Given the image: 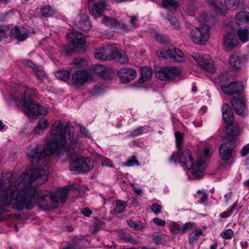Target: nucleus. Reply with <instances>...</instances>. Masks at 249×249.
<instances>
[{
  "label": "nucleus",
  "instance_id": "63",
  "mask_svg": "<svg viewBox=\"0 0 249 249\" xmlns=\"http://www.w3.org/2000/svg\"><path fill=\"white\" fill-rule=\"evenodd\" d=\"M84 63V59L83 58H75L72 62V64L76 65L77 67L81 66Z\"/></svg>",
  "mask_w": 249,
  "mask_h": 249
},
{
  "label": "nucleus",
  "instance_id": "31",
  "mask_svg": "<svg viewBox=\"0 0 249 249\" xmlns=\"http://www.w3.org/2000/svg\"><path fill=\"white\" fill-rule=\"evenodd\" d=\"M127 203L125 201L117 200L116 201V207L114 209V213L116 214L123 213L125 210Z\"/></svg>",
  "mask_w": 249,
  "mask_h": 249
},
{
  "label": "nucleus",
  "instance_id": "55",
  "mask_svg": "<svg viewBox=\"0 0 249 249\" xmlns=\"http://www.w3.org/2000/svg\"><path fill=\"white\" fill-rule=\"evenodd\" d=\"M138 161L135 157H132L131 159L127 160V162L124 164L126 166H133L138 165Z\"/></svg>",
  "mask_w": 249,
  "mask_h": 249
},
{
  "label": "nucleus",
  "instance_id": "13",
  "mask_svg": "<svg viewBox=\"0 0 249 249\" xmlns=\"http://www.w3.org/2000/svg\"><path fill=\"white\" fill-rule=\"evenodd\" d=\"M120 80L122 83H127L134 79L137 75L133 69L125 68L121 69L118 72Z\"/></svg>",
  "mask_w": 249,
  "mask_h": 249
},
{
  "label": "nucleus",
  "instance_id": "38",
  "mask_svg": "<svg viewBox=\"0 0 249 249\" xmlns=\"http://www.w3.org/2000/svg\"><path fill=\"white\" fill-rule=\"evenodd\" d=\"M118 20L111 18L110 17L105 16L102 19V23L105 25L109 27H115L117 23Z\"/></svg>",
  "mask_w": 249,
  "mask_h": 249
},
{
  "label": "nucleus",
  "instance_id": "42",
  "mask_svg": "<svg viewBox=\"0 0 249 249\" xmlns=\"http://www.w3.org/2000/svg\"><path fill=\"white\" fill-rule=\"evenodd\" d=\"M237 206V203L236 201L229 210L225 212L221 213L220 214V217L222 218H227L229 217L231 214L232 212L234 211Z\"/></svg>",
  "mask_w": 249,
  "mask_h": 249
},
{
  "label": "nucleus",
  "instance_id": "57",
  "mask_svg": "<svg viewBox=\"0 0 249 249\" xmlns=\"http://www.w3.org/2000/svg\"><path fill=\"white\" fill-rule=\"evenodd\" d=\"M161 206L157 204H153L151 207L152 212L156 215L161 212Z\"/></svg>",
  "mask_w": 249,
  "mask_h": 249
},
{
  "label": "nucleus",
  "instance_id": "15",
  "mask_svg": "<svg viewBox=\"0 0 249 249\" xmlns=\"http://www.w3.org/2000/svg\"><path fill=\"white\" fill-rule=\"evenodd\" d=\"M209 7L217 15H223L226 13L224 5L222 0H206Z\"/></svg>",
  "mask_w": 249,
  "mask_h": 249
},
{
  "label": "nucleus",
  "instance_id": "25",
  "mask_svg": "<svg viewBox=\"0 0 249 249\" xmlns=\"http://www.w3.org/2000/svg\"><path fill=\"white\" fill-rule=\"evenodd\" d=\"M169 81L172 80L181 75V71L176 67H166Z\"/></svg>",
  "mask_w": 249,
  "mask_h": 249
},
{
  "label": "nucleus",
  "instance_id": "56",
  "mask_svg": "<svg viewBox=\"0 0 249 249\" xmlns=\"http://www.w3.org/2000/svg\"><path fill=\"white\" fill-rule=\"evenodd\" d=\"M193 226V223L191 222H187L182 226V234L186 233L189 230L192 229Z\"/></svg>",
  "mask_w": 249,
  "mask_h": 249
},
{
  "label": "nucleus",
  "instance_id": "41",
  "mask_svg": "<svg viewBox=\"0 0 249 249\" xmlns=\"http://www.w3.org/2000/svg\"><path fill=\"white\" fill-rule=\"evenodd\" d=\"M121 239L125 242L130 243L134 245L138 243V241L128 233H123L121 235Z\"/></svg>",
  "mask_w": 249,
  "mask_h": 249
},
{
  "label": "nucleus",
  "instance_id": "7",
  "mask_svg": "<svg viewBox=\"0 0 249 249\" xmlns=\"http://www.w3.org/2000/svg\"><path fill=\"white\" fill-rule=\"evenodd\" d=\"M67 36L70 41L77 48L82 49L85 46V38L81 32L71 30L67 34Z\"/></svg>",
  "mask_w": 249,
  "mask_h": 249
},
{
  "label": "nucleus",
  "instance_id": "46",
  "mask_svg": "<svg viewBox=\"0 0 249 249\" xmlns=\"http://www.w3.org/2000/svg\"><path fill=\"white\" fill-rule=\"evenodd\" d=\"M202 69L204 70L207 72L213 73L215 71V68L211 62V59L207 61L203 66H201Z\"/></svg>",
  "mask_w": 249,
  "mask_h": 249
},
{
  "label": "nucleus",
  "instance_id": "3",
  "mask_svg": "<svg viewBox=\"0 0 249 249\" xmlns=\"http://www.w3.org/2000/svg\"><path fill=\"white\" fill-rule=\"evenodd\" d=\"M13 99L17 105L22 104L23 111L28 114L38 116L46 115L47 114V109L33 101L30 94L27 91L23 93L21 99L16 95H13Z\"/></svg>",
  "mask_w": 249,
  "mask_h": 249
},
{
  "label": "nucleus",
  "instance_id": "23",
  "mask_svg": "<svg viewBox=\"0 0 249 249\" xmlns=\"http://www.w3.org/2000/svg\"><path fill=\"white\" fill-rule=\"evenodd\" d=\"M242 58L238 54H233L230 58V64L231 66L236 70L240 69L243 65Z\"/></svg>",
  "mask_w": 249,
  "mask_h": 249
},
{
  "label": "nucleus",
  "instance_id": "21",
  "mask_svg": "<svg viewBox=\"0 0 249 249\" xmlns=\"http://www.w3.org/2000/svg\"><path fill=\"white\" fill-rule=\"evenodd\" d=\"M49 125V123L46 119L40 120L37 123L36 127L32 131V133L35 134H40L44 132Z\"/></svg>",
  "mask_w": 249,
  "mask_h": 249
},
{
  "label": "nucleus",
  "instance_id": "14",
  "mask_svg": "<svg viewBox=\"0 0 249 249\" xmlns=\"http://www.w3.org/2000/svg\"><path fill=\"white\" fill-rule=\"evenodd\" d=\"M233 144L224 140L223 143L219 149V155L221 159L225 161L230 160L231 155Z\"/></svg>",
  "mask_w": 249,
  "mask_h": 249
},
{
  "label": "nucleus",
  "instance_id": "64",
  "mask_svg": "<svg viewBox=\"0 0 249 249\" xmlns=\"http://www.w3.org/2000/svg\"><path fill=\"white\" fill-rule=\"evenodd\" d=\"M133 226V228L137 230H140L142 229V223L140 221H135V223Z\"/></svg>",
  "mask_w": 249,
  "mask_h": 249
},
{
  "label": "nucleus",
  "instance_id": "53",
  "mask_svg": "<svg viewBox=\"0 0 249 249\" xmlns=\"http://www.w3.org/2000/svg\"><path fill=\"white\" fill-rule=\"evenodd\" d=\"M34 71L36 75L37 78L39 80L42 81L44 78L45 76L44 71L40 70L37 67L35 69V70Z\"/></svg>",
  "mask_w": 249,
  "mask_h": 249
},
{
  "label": "nucleus",
  "instance_id": "47",
  "mask_svg": "<svg viewBox=\"0 0 249 249\" xmlns=\"http://www.w3.org/2000/svg\"><path fill=\"white\" fill-rule=\"evenodd\" d=\"M101 226L102 222L100 221L95 220L93 226L90 227V231L93 234H96L100 229Z\"/></svg>",
  "mask_w": 249,
  "mask_h": 249
},
{
  "label": "nucleus",
  "instance_id": "58",
  "mask_svg": "<svg viewBox=\"0 0 249 249\" xmlns=\"http://www.w3.org/2000/svg\"><path fill=\"white\" fill-rule=\"evenodd\" d=\"M116 61L121 64H124L128 62V58L124 53H121V56H119Z\"/></svg>",
  "mask_w": 249,
  "mask_h": 249
},
{
  "label": "nucleus",
  "instance_id": "49",
  "mask_svg": "<svg viewBox=\"0 0 249 249\" xmlns=\"http://www.w3.org/2000/svg\"><path fill=\"white\" fill-rule=\"evenodd\" d=\"M233 235V232L231 229L226 230L221 233V236L224 239H231Z\"/></svg>",
  "mask_w": 249,
  "mask_h": 249
},
{
  "label": "nucleus",
  "instance_id": "43",
  "mask_svg": "<svg viewBox=\"0 0 249 249\" xmlns=\"http://www.w3.org/2000/svg\"><path fill=\"white\" fill-rule=\"evenodd\" d=\"M116 28L124 32H130L132 31L129 25H127L125 23L120 22L118 20Z\"/></svg>",
  "mask_w": 249,
  "mask_h": 249
},
{
  "label": "nucleus",
  "instance_id": "61",
  "mask_svg": "<svg viewBox=\"0 0 249 249\" xmlns=\"http://www.w3.org/2000/svg\"><path fill=\"white\" fill-rule=\"evenodd\" d=\"M23 63L33 69V70H35V69L37 67V66L31 61L30 60H24L23 61Z\"/></svg>",
  "mask_w": 249,
  "mask_h": 249
},
{
  "label": "nucleus",
  "instance_id": "2",
  "mask_svg": "<svg viewBox=\"0 0 249 249\" xmlns=\"http://www.w3.org/2000/svg\"><path fill=\"white\" fill-rule=\"evenodd\" d=\"M178 159L183 168L192 170L193 176L197 179L201 178L203 175L206 160L211 156L209 147H205L199 150L195 164L193 162L194 158L190 150L186 149L178 152Z\"/></svg>",
  "mask_w": 249,
  "mask_h": 249
},
{
  "label": "nucleus",
  "instance_id": "10",
  "mask_svg": "<svg viewBox=\"0 0 249 249\" xmlns=\"http://www.w3.org/2000/svg\"><path fill=\"white\" fill-rule=\"evenodd\" d=\"M89 6V12L95 18L102 16L106 5L103 0H88Z\"/></svg>",
  "mask_w": 249,
  "mask_h": 249
},
{
  "label": "nucleus",
  "instance_id": "44",
  "mask_svg": "<svg viewBox=\"0 0 249 249\" xmlns=\"http://www.w3.org/2000/svg\"><path fill=\"white\" fill-rule=\"evenodd\" d=\"M128 17L129 18V23H130V25H129V26L131 28L132 30H133L138 26V17L135 15L128 16Z\"/></svg>",
  "mask_w": 249,
  "mask_h": 249
},
{
  "label": "nucleus",
  "instance_id": "50",
  "mask_svg": "<svg viewBox=\"0 0 249 249\" xmlns=\"http://www.w3.org/2000/svg\"><path fill=\"white\" fill-rule=\"evenodd\" d=\"M145 130V127L143 126H141L139 128L135 129L134 130L131 131L129 134L130 137H135L140 135L142 134L143 132Z\"/></svg>",
  "mask_w": 249,
  "mask_h": 249
},
{
  "label": "nucleus",
  "instance_id": "12",
  "mask_svg": "<svg viewBox=\"0 0 249 249\" xmlns=\"http://www.w3.org/2000/svg\"><path fill=\"white\" fill-rule=\"evenodd\" d=\"M231 105L235 112L239 115H243L247 109L246 103L245 99L240 95L233 97L231 100Z\"/></svg>",
  "mask_w": 249,
  "mask_h": 249
},
{
  "label": "nucleus",
  "instance_id": "1",
  "mask_svg": "<svg viewBox=\"0 0 249 249\" xmlns=\"http://www.w3.org/2000/svg\"><path fill=\"white\" fill-rule=\"evenodd\" d=\"M74 132V127L68 123L55 121L50 133L46 136L44 148L36 144L27 148V157L31 160L33 165L38 168L30 170L14 182L11 172H2L0 180V214L5 211L2 207H11L18 211L31 209L36 203L47 205L48 200L52 204L49 209H54L58 207V199L55 194L48 191L42 194L31 185L36 180L39 185L47 181L49 175L47 157L50 155L56 153L62 162L71 159V171L86 172L93 168L94 162L91 158L83 159L76 154L82 143Z\"/></svg>",
  "mask_w": 249,
  "mask_h": 249
},
{
  "label": "nucleus",
  "instance_id": "29",
  "mask_svg": "<svg viewBox=\"0 0 249 249\" xmlns=\"http://www.w3.org/2000/svg\"><path fill=\"white\" fill-rule=\"evenodd\" d=\"M239 39L243 42L246 43L249 40V33L247 29H239L236 31Z\"/></svg>",
  "mask_w": 249,
  "mask_h": 249
},
{
  "label": "nucleus",
  "instance_id": "32",
  "mask_svg": "<svg viewBox=\"0 0 249 249\" xmlns=\"http://www.w3.org/2000/svg\"><path fill=\"white\" fill-rule=\"evenodd\" d=\"M155 76L160 80H169L166 67L160 69L155 71Z\"/></svg>",
  "mask_w": 249,
  "mask_h": 249
},
{
  "label": "nucleus",
  "instance_id": "20",
  "mask_svg": "<svg viewBox=\"0 0 249 249\" xmlns=\"http://www.w3.org/2000/svg\"><path fill=\"white\" fill-rule=\"evenodd\" d=\"M141 77L139 79L141 83H143L147 80L151 79L152 74V69L148 67H143L141 68Z\"/></svg>",
  "mask_w": 249,
  "mask_h": 249
},
{
  "label": "nucleus",
  "instance_id": "26",
  "mask_svg": "<svg viewBox=\"0 0 249 249\" xmlns=\"http://www.w3.org/2000/svg\"><path fill=\"white\" fill-rule=\"evenodd\" d=\"M95 73L98 74L104 79L109 78V72L105 67L101 65H96L94 69Z\"/></svg>",
  "mask_w": 249,
  "mask_h": 249
},
{
  "label": "nucleus",
  "instance_id": "59",
  "mask_svg": "<svg viewBox=\"0 0 249 249\" xmlns=\"http://www.w3.org/2000/svg\"><path fill=\"white\" fill-rule=\"evenodd\" d=\"M153 221L155 224L159 226H164L166 225L165 221L158 217L154 218Z\"/></svg>",
  "mask_w": 249,
  "mask_h": 249
},
{
  "label": "nucleus",
  "instance_id": "45",
  "mask_svg": "<svg viewBox=\"0 0 249 249\" xmlns=\"http://www.w3.org/2000/svg\"><path fill=\"white\" fill-rule=\"evenodd\" d=\"M98 159V160L101 161L102 165L112 167V163L109 159L103 157L102 155H99Z\"/></svg>",
  "mask_w": 249,
  "mask_h": 249
},
{
  "label": "nucleus",
  "instance_id": "16",
  "mask_svg": "<svg viewBox=\"0 0 249 249\" xmlns=\"http://www.w3.org/2000/svg\"><path fill=\"white\" fill-rule=\"evenodd\" d=\"M224 122L227 124H231L234 122L233 114L231 107L227 104H224L221 108Z\"/></svg>",
  "mask_w": 249,
  "mask_h": 249
},
{
  "label": "nucleus",
  "instance_id": "51",
  "mask_svg": "<svg viewBox=\"0 0 249 249\" xmlns=\"http://www.w3.org/2000/svg\"><path fill=\"white\" fill-rule=\"evenodd\" d=\"M182 226L177 224L174 223L171 228V231L173 234H182Z\"/></svg>",
  "mask_w": 249,
  "mask_h": 249
},
{
  "label": "nucleus",
  "instance_id": "39",
  "mask_svg": "<svg viewBox=\"0 0 249 249\" xmlns=\"http://www.w3.org/2000/svg\"><path fill=\"white\" fill-rule=\"evenodd\" d=\"M175 136L176 137V142L177 147L179 152L182 150V142H183V135L179 132H176L175 133Z\"/></svg>",
  "mask_w": 249,
  "mask_h": 249
},
{
  "label": "nucleus",
  "instance_id": "34",
  "mask_svg": "<svg viewBox=\"0 0 249 249\" xmlns=\"http://www.w3.org/2000/svg\"><path fill=\"white\" fill-rule=\"evenodd\" d=\"M109 46V51H108V60L110 61L112 59L117 60L119 56H121V53L119 52L116 48L112 45H108Z\"/></svg>",
  "mask_w": 249,
  "mask_h": 249
},
{
  "label": "nucleus",
  "instance_id": "8",
  "mask_svg": "<svg viewBox=\"0 0 249 249\" xmlns=\"http://www.w3.org/2000/svg\"><path fill=\"white\" fill-rule=\"evenodd\" d=\"M90 78L91 76L88 71L78 70L72 74L71 82L74 86L80 87L83 86Z\"/></svg>",
  "mask_w": 249,
  "mask_h": 249
},
{
  "label": "nucleus",
  "instance_id": "33",
  "mask_svg": "<svg viewBox=\"0 0 249 249\" xmlns=\"http://www.w3.org/2000/svg\"><path fill=\"white\" fill-rule=\"evenodd\" d=\"M71 186H65L62 189H60L57 192L59 196L60 200L62 203H64L67 199L68 191L71 189Z\"/></svg>",
  "mask_w": 249,
  "mask_h": 249
},
{
  "label": "nucleus",
  "instance_id": "24",
  "mask_svg": "<svg viewBox=\"0 0 249 249\" xmlns=\"http://www.w3.org/2000/svg\"><path fill=\"white\" fill-rule=\"evenodd\" d=\"M192 56L197 64L201 67L211 58L210 56L208 54L201 55L198 53H193Z\"/></svg>",
  "mask_w": 249,
  "mask_h": 249
},
{
  "label": "nucleus",
  "instance_id": "60",
  "mask_svg": "<svg viewBox=\"0 0 249 249\" xmlns=\"http://www.w3.org/2000/svg\"><path fill=\"white\" fill-rule=\"evenodd\" d=\"M249 153V143L244 146L242 148L240 154L241 156L245 157Z\"/></svg>",
  "mask_w": 249,
  "mask_h": 249
},
{
  "label": "nucleus",
  "instance_id": "35",
  "mask_svg": "<svg viewBox=\"0 0 249 249\" xmlns=\"http://www.w3.org/2000/svg\"><path fill=\"white\" fill-rule=\"evenodd\" d=\"M203 231L201 229H197L192 232L189 236V242L190 244H193L202 235Z\"/></svg>",
  "mask_w": 249,
  "mask_h": 249
},
{
  "label": "nucleus",
  "instance_id": "54",
  "mask_svg": "<svg viewBox=\"0 0 249 249\" xmlns=\"http://www.w3.org/2000/svg\"><path fill=\"white\" fill-rule=\"evenodd\" d=\"M197 194L199 196L198 198L200 203H203L208 199V195L205 192L201 191H198Z\"/></svg>",
  "mask_w": 249,
  "mask_h": 249
},
{
  "label": "nucleus",
  "instance_id": "4",
  "mask_svg": "<svg viewBox=\"0 0 249 249\" xmlns=\"http://www.w3.org/2000/svg\"><path fill=\"white\" fill-rule=\"evenodd\" d=\"M211 28L207 24H202L199 27L193 29L190 33L192 41L196 44L203 45L210 37Z\"/></svg>",
  "mask_w": 249,
  "mask_h": 249
},
{
  "label": "nucleus",
  "instance_id": "5",
  "mask_svg": "<svg viewBox=\"0 0 249 249\" xmlns=\"http://www.w3.org/2000/svg\"><path fill=\"white\" fill-rule=\"evenodd\" d=\"M242 131V127L237 124H228L226 129L227 136L224 140L234 144L241 135Z\"/></svg>",
  "mask_w": 249,
  "mask_h": 249
},
{
  "label": "nucleus",
  "instance_id": "62",
  "mask_svg": "<svg viewBox=\"0 0 249 249\" xmlns=\"http://www.w3.org/2000/svg\"><path fill=\"white\" fill-rule=\"evenodd\" d=\"M80 130L82 134L84 135L86 138H89L90 137V134L89 133L88 131L83 126H80Z\"/></svg>",
  "mask_w": 249,
  "mask_h": 249
},
{
  "label": "nucleus",
  "instance_id": "40",
  "mask_svg": "<svg viewBox=\"0 0 249 249\" xmlns=\"http://www.w3.org/2000/svg\"><path fill=\"white\" fill-rule=\"evenodd\" d=\"M9 29L8 25H0V41L7 37Z\"/></svg>",
  "mask_w": 249,
  "mask_h": 249
},
{
  "label": "nucleus",
  "instance_id": "28",
  "mask_svg": "<svg viewBox=\"0 0 249 249\" xmlns=\"http://www.w3.org/2000/svg\"><path fill=\"white\" fill-rule=\"evenodd\" d=\"M153 236V240L157 245L164 244L169 240L168 236L159 232L154 233Z\"/></svg>",
  "mask_w": 249,
  "mask_h": 249
},
{
  "label": "nucleus",
  "instance_id": "19",
  "mask_svg": "<svg viewBox=\"0 0 249 249\" xmlns=\"http://www.w3.org/2000/svg\"><path fill=\"white\" fill-rule=\"evenodd\" d=\"M108 51H109V46H108L98 49L94 53V57L100 60H108Z\"/></svg>",
  "mask_w": 249,
  "mask_h": 249
},
{
  "label": "nucleus",
  "instance_id": "9",
  "mask_svg": "<svg viewBox=\"0 0 249 249\" xmlns=\"http://www.w3.org/2000/svg\"><path fill=\"white\" fill-rule=\"evenodd\" d=\"M224 47L228 51L233 49L238 44V39L235 29L231 30L227 32L223 38Z\"/></svg>",
  "mask_w": 249,
  "mask_h": 249
},
{
  "label": "nucleus",
  "instance_id": "6",
  "mask_svg": "<svg viewBox=\"0 0 249 249\" xmlns=\"http://www.w3.org/2000/svg\"><path fill=\"white\" fill-rule=\"evenodd\" d=\"M160 55L165 59H171L178 62H181L184 60L183 53L179 49L174 47L160 52Z\"/></svg>",
  "mask_w": 249,
  "mask_h": 249
},
{
  "label": "nucleus",
  "instance_id": "30",
  "mask_svg": "<svg viewBox=\"0 0 249 249\" xmlns=\"http://www.w3.org/2000/svg\"><path fill=\"white\" fill-rule=\"evenodd\" d=\"M162 6L164 8L170 9L176 11L178 6V3L174 0H162Z\"/></svg>",
  "mask_w": 249,
  "mask_h": 249
},
{
  "label": "nucleus",
  "instance_id": "36",
  "mask_svg": "<svg viewBox=\"0 0 249 249\" xmlns=\"http://www.w3.org/2000/svg\"><path fill=\"white\" fill-rule=\"evenodd\" d=\"M41 15L45 17H50L53 16L54 14V9L49 5L43 6L40 10Z\"/></svg>",
  "mask_w": 249,
  "mask_h": 249
},
{
  "label": "nucleus",
  "instance_id": "52",
  "mask_svg": "<svg viewBox=\"0 0 249 249\" xmlns=\"http://www.w3.org/2000/svg\"><path fill=\"white\" fill-rule=\"evenodd\" d=\"M185 12L190 16H195L196 8L193 4H189L185 8Z\"/></svg>",
  "mask_w": 249,
  "mask_h": 249
},
{
  "label": "nucleus",
  "instance_id": "17",
  "mask_svg": "<svg viewBox=\"0 0 249 249\" xmlns=\"http://www.w3.org/2000/svg\"><path fill=\"white\" fill-rule=\"evenodd\" d=\"M23 29L20 30L18 27H14L10 31L11 37L19 41L25 40L28 37L30 32H24Z\"/></svg>",
  "mask_w": 249,
  "mask_h": 249
},
{
  "label": "nucleus",
  "instance_id": "22",
  "mask_svg": "<svg viewBox=\"0 0 249 249\" xmlns=\"http://www.w3.org/2000/svg\"><path fill=\"white\" fill-rule=\"evenodd\" d=\"M236 23L238 25L249 23V13L245 11L238 13L235 17Z\"/></svg>",
  "mask_w": 249,
  "mask_h": 249
},
{
  "label": "nucleus",
  "instance_id": "37",
  "mask_svg": "<svg viewBox=\"0 0 249 249\" xmlns=\"http://www.w3.org/2000/svg\"><path fill=\"white\" fill-rule=\"evenodd\" d=\"M55 76L60 80L67 81L70 77V72L68 70H60L56 72Z\"/></svg>",
  "mask_w": 249,
  "mask_h": 249
},
{
  "label": "nucleus",
  "instance_id": "11",
  "mask_svg": "<svg viewBox=\"0 0 249 249\" xmlns=\"http://www.w3.org/2000/svg\"><path fill=\"white\" fill-rule=\"evenodd\" d=\"M221 89L224 93L229 95L239 94L243 90V86L240 82H233L222 85Z\"/></svg>",
  "mask_w": 249,
  "mask_h": 249
},
{
  "label": "nucleus",
  "instance_id": "27",
  "mask_svg": "<svg viewBox=\"0 0 249 249\" xmlns=\"http://www.w3.org/2000/svg\"><path fill=\"white\" fill-rule=\"evenodd\" d=\"M242 1L243 0H224L225 11L237 9Z\"/></svg>",
  "mask_w": 249,
  "mask_h": 249
},
{
  "label": "nucleus",
  "instance_id": "18",
  "mask_svg": "<svg viewBox=\"0 0 249 249\" xmlns=\"http://www.w3.org/2000/svg\"><path fill=\"white\" fill-rule=\"evenodd\" d=\"M76 26L84 31L90 29V23L87 14H81L80 19L76 22Z\"/></svg>",
  "mask_w": 249,
  "mask_h": 249
},
{
  "label": "nucleus",
  "instance_id": "48",
  "mask_svg": "<svg viewBox=\"0 0 249 249\" xmlns=\"http://www.w3.org/2000/svg\"><path fill=\"white\" fill-rule=\"evenodd\" d=\"M167 19L169 21L170 24L174 28H179L180 23L176 18L171 15H168Z\"/></svg>",
  "mask_w": 249,
  "mask_h": 249
}]
</instances>
